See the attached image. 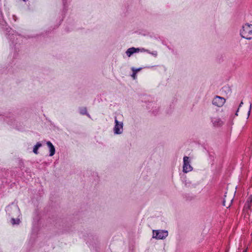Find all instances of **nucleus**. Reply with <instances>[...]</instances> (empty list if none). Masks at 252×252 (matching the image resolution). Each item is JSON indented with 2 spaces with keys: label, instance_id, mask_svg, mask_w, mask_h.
Here are the masks:
<instances>
[{
  "label": "nucleus",
  "instance_id": "obj_12",
  "mask_svg": "<svg viewBox=\"0 0 252 252\" xmlns=\"http://www.w3.org/2000/svg\"><path fill=\"white\" fill-rule=\"evenodd\" d=\"M226 195H224V197L223 198V202H222V204L224 206H225L227 208H229L232 202V201H233V199L232 198H231L229 201H230V203H228V204H226Z\"/></svg>",
  "mask_w": 252,
  "mask_h": 252
},
{
  "label": "nucleus",
  "instance_id": "obj_13",
  "mask_svg": "<svg viewBox=\"0 0 252 252\" xmlns=\"http://www.w3.org/2000/svg\"><path fill=\"white\" fill-rule=\"evenodd\" d=\"M141 52H147L148 53L153 55L155 57H157V52L155 51L151 52L150 51H149L148 50H145L144 48H142L141 49Z\"/></svg>",
  "mask_w": 252,
  "mask_h": 252
},
{
  "label": "nucleus",
  "instance_id": "obj_20",
  "mask_svg": "<svg viewBox=\"0 0 252 252\" xmlns=\"http://www.w3.org/2000/svg\"><path fill=\"white\" fill-rule=\"evenodd\" d=\"M185 185H186V186H189V185H188V183H187V182L185 183Z\"/></svg>",
  "mask_w": 252,
  "mask_h": 252
},
{
  "label": "nucleus",
  "instance_id": "obj_2",
  "mask_svg": "<svg viewBox=\"0 0 252 252\" xmlns=\"http://www.w3.org/2000/svg\"><path fill=\"white\" fill-rule=\"evenodd\" d=\"M6 211L10 216H19L20 215V209L16 205L7 206Z\"/></svg>",
  "mask_w": 252,
  "mask_h": 252
},
{
  "label": "nucleus",
  "instance_id": "obj_9",
  "mask_svg": "<svg viewBox=\"0 0 252 252\" xmlns=\"http://www.w3.org/2000/svg\"><path fill=\"white\" fill-rule=\"evenodd\" d=\"M46 144L49 149V156L52 157L55 154V147L50 141L47 142Z\"/></svg>",
  "mask_w": 252,
  "mask_h": 252
},
{
  "label": "nucleus",
  "instance_id": "obj_21",
  "mask_svg": "<svg viewBox=\"0 0 252 252\" xmlns=\"http://www.w3.org/2000/svg\"><path fill=\"white\" fill-rule=\"evenodd\" d=\"M243 252H247V250H244Z\"/></svg>",
  "mask_w": 252,
  "mask_h": 252
},
{
  "label": "nucleus",
  "instance_id": "obj_22",
  "mask_svg": "<svg viewBox=\"0 0 252 252\" xmlns=\"http://www.w3.org/2000/svg\"><path fill=\"white\" fill-rule=\"evenodd\" d=\"M24 1L26 2L28 0H23Z\"/></svg>",
  "mask_w": 252,
  "mask_h": 252
},
{
  "label": "nucleus",
  "instance_id": "obj_10",
  "mask_svg": "<svg viewBox=\"0 0 252 252\" xmlns=\"http://www.w3.org/2000/svg\"><path fill=\"white\" fill-rule=\"evenodd\" d=\"M80 113L82 115H86L88 117L91 118L89 114L87 113L86 107H81L79 108Z\"/></svg>",
  "mask_w": 252,
  "mask_h": 252
},
{
  "label": "nucleus",
  "instance_id": "obj_19",
  "mask_svg": "<svg viewBox=\"0 0 252 252\" xmlns=\"http://www.w3.org/2000/svg\"><path fill=\"white\" fill-rule=\"evenodd\" d=\"M238 110H239V108L238 109L237 111H236V114H235V115H238Z\"/></svg>",
  "mask_w": 252,
  "mask_h": 252
},
{
  "label": "nucleus",
  "instance_id": "obj_8",
  "mask_svg": "<svg viewBox=\"0 0 252 252\" xmlns=\"http://www.w3.org/2000/svg\"><path fill=\"white\" fill-rule=\"evenodd\" d=\"M139 51L141 52V49L138 48L131 47L128 48L126 52V55L130 57L132 55L135 53H138Z\"/></svg>",
  "mask_w": 252,
  "mask_h": 252
},
{
  "label": "nucleus",
  "instance_id": "obj_1",
  "mask_svg": "<svg viewBox=\"0 0 252 252\" xmlns=\"http://www.w3.org/2000/svg\"><path fill=\"white\" fill-rule=\"evenodd\" d=\"M240 35L242 38L247 40L252 39V24H246L242 26L240 30Z\"/></svg>",
  "mask_w": 252,
  "mask_h": 252
},
{
  "label": "nucleus",
  "instance_id": "obj_4",
  "mask_svg": "<svg viewBox=\"0 0 252 252\" xmlns=\"http://www.w3.org/2000/svg\"><path fill=\"white\" fill-rule=\"evenodd\" d=\"M115 134H121L123 132V123L118 121L117 117H115V126L113 128Z\"/></svg>",
  "mask_w": 252,
  "mask_h": 252
},
{
  "label": "nucleus",
  "instance_id": "obj_5",
  "mask_svg": "<svg viewBox=\"0 0 252 252\" xmlns=\"http://www.w3.org/2000/svg\"><path fill=\"white\" fill-rule=\"evenodd\" d=\"M183 171L184 173H188L192 170L193 168L190 165L189 157L185 156L183 158Z\"/></svg>",
  "mask_w": 252,
  "mask_h": 252
},
{
  "label": "nucleus",
  "instance_id": "obj_3",
  "mask_svg": "<svg viewBox=\"0 0 252 252\" xmlns=\"http://www.w3.org/2000/svg\"><path fill=\"white\" fill-rule=\"evenodd\" d=\"M168 231L163 230H154L153 238L157 239H164L168 236Z\"/></svg>",
  "mask_w": 252,
  "mask_h": 252
},
{
  "label": "nucleus",
  "instance_id": "obj_17",
  "mask_svg": "<svg viewBox=\"0 0 252 252\" xmlns=\"http://www.w3.org/2000/svg\"><path fill=\"white\" fill-rule=\"evenodd\" d=\"M136 72L133 71V73H132V74L131 75V76H132L134 79H135V77H136Z\"/></svg>",
  "mask_w": 252,
  "mask_h": 252
},
{
  "label": "nucleus",
  "instance_id": "obj_15",
  "mask_svg": "<svg viewBox=\"0 0 252 252\" xmlns=\"http://www.w3.org/2000/svg\"><path fill=\"white\" fill-rule=\"evenodd\" d=\"M141 69V67L136 68V69L134 68V67L132 68V70L133 71L136 72V73H137L138 71H140Z\"/></svg>",
  "mask_w": 252,
  "mask_h": 252
},
{
  "label": "nucleus",
  "instance_id": "obj_16",
  "mask_svg": "<svg viewBox=\"0 0 252 252\" xmlns=\"http://www.w3.org/2000/svg\"><path fill=\"white\" fill-rule=\"evenodd\" d=\"M251 109H252V103L250 102V103L249 110L248 113V118H249V116L250 115Z\"/></svg>",
  "mask_w": 252,
  "mask_h": 252
},
{
  "label": "nucleus",
  "instance_id": "obj_6",
  "mask_svg": "<svg viewBox=\"0 0 252 252\" xmlns=\"http://www.w3.org/2000/svg\"><path fill=\"white\" fill-rule=\"evenodd\" d=\"M225 102L224 98L220 96H216L212 100V104L219 107H220L223 106Z\"/></svg>",
  "mask_w": 252,
  "mask_h": 252
},
{
  "label": "nucleus",
  "instance_id": "obj_7",
  "mask_svg": "<svg viewBox=\"0 0 252 252\" xmlns=\"http://www.w3.org/2000/svg\"><path fill=\"white\" fill-rule=\"evenodd\" d=\"M211 122L215 127H220L223 124V121L219 117H213L211 118Z\"/></svg>",
  "mask_w": 252,
  "mask_h": 252
},
{
  "label": "nucleus",
  "instance_id": "obj_18",
  "mask_svg": "<svg viewBox=\"0 0 252 252\" xmlns=\"http://www.w3.org/2000/svg\"><path fill=\"white\" fill-rule=\"evenodd\" d=\"M243 101H241V103H240V105H239V107H241V106H242V105H243Z\"/></svg>",
  "mask_w": 252,
  "mask_h": 252
},
{
  "label": "nucleus",
  "instance_id": "obj_14",
  "mask_svg": "<svg viewBox=\"0 0 252 252\" xmlns=\"http://www.w3.org/2000/svg\"><path fill=\"white\" fill-rule=\"evenodd\" d=\"M11 223H12V224L14 225V224H19L20 221V219H15L12 218L11 219Z\"/></svg>",
  "mask_w": 252,
  "mask_h": 252
},
{
  "label": "nucleus",
  "instance_id": "obj_11",
  "mask_svg": "<svg viewBox=\"0 0 252 252\" xmlns=\"http://www.w3.org/2000/svg\"><path fill=\"white\" fill-rule=\"evenodd\" d=\"M42 146V144L41 143H40V142H37L35 145L33 147V152L35 154H38V149L41 147Z\"/></svg>",
  "mask_w": 252,
  "mask_h": 252
}]
</instances>
